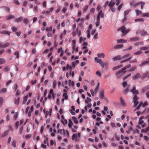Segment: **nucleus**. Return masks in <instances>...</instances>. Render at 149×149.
<instances>
[{
    "label": "nucleus",
    "instance_id": "obj_1",
    "mask_svg": "<svg viewBox=\"0 0 149 149\" xmlns=\"http://www.w3.org/2000/svg\"><path fill=\"white\" fill-rule=\"evenodd\" d=\"M130 91L133 94L135 95L133 98L134 103V104L133 107H135L139 103V102L137 100L139 98V97H138L137 95L139 94V91L137 90H136V87L135 86H134Z\"/></svg>",
    "mask_w": 149,
    "mask_h": 149
},
{
    "label": "nucleus",
    "instance_id": "obj_2",
    "mask_svg": "<svg viewBox=\"0 0 149 149\" xmlns=\"http://www.w3.org/2000/svg\"><path fill=\"white\" fill-rule=\"evenodd\" d=\"M119 29L120 30L123 36L126 34L130 31V29H126L124 26L122 27Z\"/></svg>",
    "mask_w": 149,
    "mask_h": 149
},
{
    "label": "nucleus",
    "instance_id": "obj_3",
    "mask_svg": "<svg viewBox=\"0 0 149 149\" xmlns=\"http://www.w3.org/2000/svg\"><path fill=\"white\" fill-rule=\"evenodd\" d=\"M125 72V71H124L122 69L121 70L117 72L116 73V75L118 78H119Z\"/></svg>",
    "mask_w": 149,
    "mask_h": 149
},
{
    "label": "nucleus",
    "instance_id": "obj_4",
    "mask_svg": "<svg viewBox=\"0 0 149 149\" xmlns=\"http://www.w3.org/2000/svg\"><path fill=\"white\" fill-rule=\"evenodd\" d=\"M104 17V13H102V10H101L98 14L97 17V19H99L100 20V18H103Z\"/></svg>",
    "mask_w": 149,
    "mask_h": 149
},
{
    "label": "nucleus",
    "instance_id": "obj_5",
    "mask_svg": "<svg viewBox=\"0 0 149 149\" xmlns=\"http://www.w3.org/2000/svg\"><path fill=\"white\" fill-rule=\"evenodd\" d=\"M140 4V3L139 2L135 3V2L134 1H132L130 3V6L131 7H133L134 8H135L137 6L139 5Z\"/></svg>",
    "mask_w": 149,
    "mask_h": 149
},
{
    "label": "nucleus",
    "instance_id": "obj_6",
    "mask_svg": "<svg viewBox=\"0 0 149 149\" xmlns=\"http://www.w3.org/2000/svg\"><path fill=\"white\" fill-rule=\"evenodd\" d=\"M95 62L96 63H99L100 65H102V61L101 59L98 58L96 57L94 58Z\"/></svg>",
    "mask_w": 149,
    "mask_h": 149
},
{
    "label": "nucleus",
    "instance_id": "obj_7",
    "mask_svg": "<svg viewBox=\"0 0 149 149\" xmlns=\"http://www.w3.org/2000/svg\"><path fill=\"white\" fill-rule=\"evenodd\" d=\"M72 139L73 140H75L76 141H79V138L77 136V134H74L72 136Z\"/></svg>",
    "mask_w": 149,
    "mask_h": 149
},
{
    "label": "nucleus",
    "instance_id": "obj_8",
    "mask_svg": "<svg viewBox=\"0 0 149 149\" xmlns=\"http://www.w3.org/2000/svg\"><path fill=\"white\" fill-rule=\"evenodd\" d=\"M104 89H102L101 90V91L100 93V98L101 99H103L104 98Z\"/></svg>",
    "mask_w": 149,
    "mask_h": 149
},
{
    "label": "nucleus",
    "instance_id": "obj_9",
    "mask_svg": "<svg viewBox=\"0 0 149 149\" xmlns=\"http://www.w3.org/2000/svg\"><path fill=\"white\" fill-rule=\"evenodd\" d=\"M113 61H118L120 60H122V57L120 55L115 56L113 58Z\"/></svg>",
    "mask_w": 149,
    "mask_h": 149
},
{
    "label": "nucleus",
    "instance_id": "obj_10",
    "mask_svg": "<svg viewBox=\"0 0 149 149\" xmlns=\"http://www.w3.org/2000/svg\"><path fill=\"white\" fill-rule=\"evenodd\" d=\"M9 131L8 130L5 131L4 133L1 135V138H3L5 137L8 135V134L9 133Z\"/></svg>",
    "mask_w": 149,
    "mask_h": 149
},
{
    "label": "nucleus",
    "instance_id": "obj_11",
    "mask_svg": "<svg viewBox=\"0 0 149 149\" xmlns=\"http://www.w3.org/2000/svg\"><path fill=\"white\" fill-rule=\"evenodd\" d=\"M115 2L113 0H111L108 4V6L110 8L113 7L115 4Z\"/></svg>",
    "mask_w": 149,
    "mask_h": 149
},
{
    "label": "nucleus",
    "instance_id": "obj_12",
    "mask_svg": "<svg viewBox=\"0 0 149 149\" xmlns=\"http://www.w3.org/2000/svg\"><path fill=\"white\" fill-rule=\"evenodd\" d=\"M141 78L144 79L145 78H149V72H147L144 73L142 76Z\"/></svg>",
    "mask_w": 149,
    "mask_h": 149
},
{
    "label": "nucleus",
    "instance_id": "obj_13",
    "mask_svg": "<svg viewBox=\"0 0 149 149\" xmlns=\"http://www.w3.org/2000/svg\"><path fill=\"white\" fill-rule=\"evenodd\" d=\"M141 76L140 74L139 73H138L133 77V79L134 80H135L140 78Z\"/></svg>",
    "mask_w": 149,
    "mask_h": 149
},
{
    "label": "nucleus",
    "instance_id": "obj_14",
    "mask_svg": "<svg viewBox=\"0 0 149 149\" xmlns=\"http://www.w3.org/2000/svg\"><path fill=\"white\" fill-rule=\"evenodd\" d=\"M10 32L6 31H3L0 32V34H5L9 36L10 35Z\"/></svg>",
    "mask_w": 149,
    "mask_h": 149
},
{
    "label": "nucleus",
    "instance_id": "obj_15",
    "mask_svg": "<svg viewBox=\"0 0 149 149\" xmlns=\"http://www.w3.org/2000/svg\"><path fill=\"white\" fill-rule=\"evenodd\" d=\"M140 34L141 36H148L149 34L147 32L143 30L141 31L140 32Z\"/></svg>",
    "mask_w": 149,
    "mask_h": 149
},
{
    "label": "nucleus",
    "instance_id": "obj_16",
    "mask_svg": "<svg viewBox=\"0 0 149 149\" xmlns=\"http://www.w3.org/2000/svg\"><path fill=\"white\" fill-rule=\"evenodd\" d=\"M23 19V18L22 17L20 16L18 18L15 19V21L16 22H21Z\"/></svg>",
    "mask_w": 149,
    "mask_h": 149
},
{
    "label": "nucleus",
    "instance_id": "obj_17",
    "mask_svg": "<svg viewBox=\"0 0 149 149\" xmlns=\"http://www.w3.org/2000/svg\"><path fill=\"white\" fill-rule=\"evenodd\" d=\"M148 89H149V86H146L142 89L141 92L142 93H143Z\"/></svg>",
    "mask_w": 149,
    "mask_h": 149
},
{
    "label": "nucleus",
    "instance_id": "obj_18",
    "mask_svg": "<svg viewBox=\"0 0 149 149\" xmlns=\"http://www.w3.org/2000/svg\"><path fill=\"white\" fill-rule=\"evenodd\" d=\"M54 8L53 7H52L50 8L49 10H47L46 12V14L47 15H49V14H51L52 11L54 10Z\"/></svg>",
    "mask_w": 149,
    "mask_h": 149
},
{
    "label": "nucleus",
    "instance_id": "obj_19",
    "mask_svg": "<svg viewBox=\"0 0 149 149\" xmlns=\"http://www.w3.org/2000/svg\"><path fill=\"white\" fill-rule=\"evenodd\" d=\"M123 44H120L115 46L114 48L115 49H118L119 48H121L123 46Z\"/></svg>",
    "mask_w": 149,
    "mask_h": 149
},
{
    "label": "nucleus",
    "instance_id": "obj_20",
    "mask_svg": "<svg viewBox=\"0 0 149 149\" xmlns=\"http://www.w3.org/2000/svg\"><path fill=\"white\" fill-rule=\"evenodd\" d=\"M117 42L118 43H126L127 40L122 39L117 40Z\"/></svg>",
    "mask_w": 149,
    "mask_h": 149
},
{
    "label": "nucleus",
    "instance_id": "obj_21",
    "mask_svg": "<svg viewBox=\"0 0 149 149\" xmlns=\"http://www.w3.org/2000/svg\"><path fill=\"white\" fill-rule=\"evenodd\" d=\"M10 45V43L9 42H7L5 43L4 44H2V47L5 48L6 47H8Z\"/></svg>",
    "mask_w": 149,
    "mask_h": 149
},
{
    "label": "nucleus",
    "instance_id": "obj_22",
    "mask_svg": "<svg viewBox=\"0 0 149 149\" xmlns=\"http://www.w3.org/2000/svg\"><path fill=\"white\" fill-rule=\"evenodd\" d=\"M97 55L99 58H104L105 56V55L103 53L98 54Z\"/></svg>",
    "mask_w": 149,
    "mask_h": 149
},
{
    "label": "nucleus",
    "instance_id": "obj_23",
    "mask_svg": "<svg viewBox=\"0 0 149 149\" xmlns=\"http://www.w3.org/2000/svg\"><path fill=\"white\" fill-rule=\"evenodd\" d=\"M144 118V117L143 116H142L139 118V124L140 125L144 123V121L143 120H142Z\"/></svg>",
    "mask_w": 149,
    "mask_h": 149
},
{
    "label": "nucleus",
    "instance_id": "obj_24",
    "mask_svg": "<svg viewBox=\"0 0 149 149\" xmlns=\"http://www.w3.org/2000/svg\"><path fill=\"white\" fill-rule=\"evenodd\" d=\"M120 101L121 104L123 106H125V103L122 97H120Z\"/></svg>",
    "mask_w": 149,
    "mask_h": 149
},
{
    "label": "nucleus",
    "instance_id": "obj_25",
    "mask_svg": "<svg viewBox=\"0 0 149 149\" xmlns=\"http://www.w3.org/2000/svg\"><path fill=\"white\" fill-rule=\"evenodd\" d=\"M108 65V63H107L105 62L103 63L102 62V65H100V66L102 67V71L103 72V68H104V66H107Z\"/></svg>",
    "mask_w": 149,
    "mask_h": 149
},
{
    "label": "nucleus",
    "instance_id": "obj_26",
    "mask_svg": "<svg viewBox=\"0 0 149 149\" xmlns=\"http://www.w3.org/2000/svg\"><path fill=\"white\" fill-rule=\"evenodd\" d=\"M20 99V97H18L17 99L15 98V102H14L15 104H18L19 103Z\"/></svg>",
    "mask_w": 149,
    "mask_h": 149
},
{
    "label": "nucleus",
    "instance_id": "obj_27",
    "mask_svg": "<svg viewBox=\"0 0 149 149\" xmlns=\"http://www.w3.org/2000/svg\"><path fill=\"white\" fill-rule=\"evenodd\" d=\"M6 62V60L3 58H0V65Z\"/></svg>",
    "mask_w": 149,
    "mask_h": 149
},
{
    "label": "nucleus",
    "instance_id": "obj_28",
    "mask_svg": "<svg viewBox=\"0 0 149 149\" xmlns=\"http://www.w3.org/2000/svg\"><path fill=\"white\" fill-rule=\"evenodd\" d=\"M139 40V38L138 37H136L132 38H130V40L131 41H138Z\"/></svg>",
    "mask_w": 149,
    "mask_h": 149
},
{
    "label": "nucleus",
    "instance_id": "obj_29",
    "mask_svg": "<svg viewBox=\"0 0 149 149\" xmlns=\"http://www.w3.org/2000/svg\"><path fill=\"white\" fill-rule=\"evenodd\" d=\"M88 45V43L87 42H84L83 44V47H82V49H84L86 48V46Z\"/></svg>",
    "mask_w": 149,
    "mask_h": 149
},
{
    "label": "nucleus",
    "instance_id": "obj_30",
    "mask_svg": "<svg viewBox=\"0 0 149 149\" xmlns=\"http://www.w3.org/2000/svg\"><path fill=\"white\" fill-rule=\"evenodd\" d=\"M131 66V65L130 64H129L128 65H126L125 67H124L122 69L124 70L125 71V70L129 68H130Z\"/></svg>",
    "mask_w": 149,
    "mask_h": 149
},
{
    "label": "nucleus",
    "instance_id": "obj_31",
    "mask_svg": "<svg viewBox=\"0 0 149 149\" xmlns=\"http://www.w3.org/2000/svg\"><path fill=\"white\" fill-rule=\"evenodd\" d=\"M28 97V95H27L26 96H25L24 98V99L22 102L23 104H24L26 102L27 100Z\"/></svg>",
    "mask_w": 149,
    "mask_h": 149
},
{
    "label": "nucleus",
    "instance_id": "obj_32",
    "mask_svg": "<svg viewBox=\"0 0 149 149\" xmlns=\"http://www.w3.org/2000/svg\"><path fill=\"white\" fill-rule=\"evenodd\" d=\"M72 120L74 121V122L76 123V124H77L78 123V121L77 119V118L75 117H72Z\"/></svg>",
    "mask_w": 149,
    "mask_h": 149
},
{
    "label": "nucleus",
    "instance_id": "obj_33",
    "mask_svg": "<svg viewBox=\"0 0 149 149\" xmlns=\"http://www.w3.org/2000/svg\"><path fill=\"white\" fill-rule=\"evenodd\" d=\"M15 17L13 15H10L7 16V20L10 19H12L15 18Z\"/></svg>",
    "mask_w": 149,
    "mask_h": 149
},
{
    "label": "nucleus",
    "instance_id": "obj_34",
    "mask_svg": "<svg viewBox=\"0 0 149 149\" xmlns=\"http://www.w3.org/2000/svg\"><path fill=\"white\" fill-rule=\"evenodd\" d=\"M130 55L131 54H127L126 55H124L122 57V59H124L125 58H126L127 57H128L130 56Z\"/></svg>",
    "mask_w": 149,
    "mask_h": 149
},
{
    "label": "nucleus",
    "instance_id": "obj_35",
    "mask_svg": "<svg viewBox=\"0 0 149 149\" xmlns=\"http://www.w3.org/2000/svg\"><path fill=\"white\" fill-rule=\"evenodd\" d=\"M10 70V67L8 65L6 66L4 68V71L6 72Z\"/></svg>",
    "mask_w": 149,
    "mask_h": 149
},
{
    "label": "nucleus",
    "instance_id": "obj_36",
    "mask_svg": "<svg viewBox=\"0 0 149 149\" xmlns=\"http://www.w3.org/2000/svg\"><path fill=\"white\" fill-rule=\"evenodd\" d=\"M52 27L50 26L49 27H47L46 29V31H52Z\"/></svg>",
    "mask_w": 149,
    "mask_h": 149
},
{
    "label": "nucleus",
    "instance_id": "obj_37",
    "mask_svg": "<svg viewBox=\"0 0 149 149\" xmlns=\"http://www.w3.org/2000/svg\"><path fill=\"white\" fill-rule=\"evenodd\" d=\"M133 130V128L132 127H130L129 129L127 130L126 132L127 134L130 133Z\"/></svg>",
    "mask_w": 149,
    "mask_h": 149
},
{
    "label": "nucleus",
    "instance_id": "obj_38",
    "mask_svg": "<svg viewBox=\"0 0 149 149\" xmlns=\"http://www.w3.org/2000/svg\"><path fill=\"white\" fill-rule=\"evenodd\" d=\"M130 11V9H127L125 11H124V17H125V16H126V15H127L129 13Z\"/></svg>",
    "mask_w": 149,
    "mask_h": 149
},
{
    "label": "nucleus",
    "instance_id": "obj_39",
    "mask_svg": "<svg viewBox=\"0 0 149 149\" xmlns=\"http://www.w3.org/2000/svg\"><path fill=\"white\" fill-rule=\"evenodd\" d=\"M149 49V47H141L140 49L142 50H148Z\"/></svg>",
    "mask_w": 149,
    "mask_h": 149
},
{
    "label": "nucleus",
    "instance_id": "obj_40",
    "mask_svg": "<svg viewBox=\"0 0 149 149\" xmlns=\"http://www.w3.org/2000/svg\"><path fill=\"white\" fill-rule=\"evenodd\" d=\"M100 86V83H98L97 84V85L96 88L94 90V92L95 93H97V91L98 90V88H99V86Z\"/></svg>",
    "mask_w": 149,
    "mask_h": 149
},
{
    "label": "nucleus",
    "instance_id": "obj_41",
    "mask_svg": "<svg viewBox=\"0 0 149 149\" xmlns=\"http://www.w3.org/2000/svg\"><path fill=\"white\" fill-rule=\"evenodd\" d=\"M134 45H143V42H138L134 43Z\"/></svg>",
    "mask_w": 149,
    "mask_h": 149
},
{
    "label": "nucleus",
    "instance_id": "obj_42",
    "mask_svg": "<svg viewBox=\"0 0 149 149\" xmlns=\"http://www.w3.org/2000/svg\"><path fill=\"white\" fill-rule=\"evenodd\" d=\"M63 133H64V134H66L68 136H69V133L68 130H67L66 131H65V130H63Z\"/></svg>",
    "mask_w": 149,
    "mask_h": 149
},
{
    "label": "nucleus",
    "instance_id": "obj_43",
    "mask_svg": "<svg viewBox=\"0 0 149 149\" xmlns=\"http://www.w3.org/2000/svg\"><path fill=\"white\" fill-rule=\"evenodd\" d=\"M91 101V99L90 98L87 97L85 100V102L86 103H88L89 101Z\"/></svg>",
    "mask_w": 149,
    "mask_h": 149
},
{
    "label": "nucleus",
    "instance_id": "obj_44",
    "mask_svg": "<svg viewBox=\"0 0 149 149\" xmlns=\"http://www.w3.org/2000/svg\"><path fill=\"white\" fill-rule=\"evenodd\" d=\"M33 11L35 12H38V7L37 6L34 7L33 9Z\"/></svg>",
    "mask_w": 149,
    "mask_h": 149
},
{
    "label": "nucleus",
    "instance_id": "obj_45",
    "mask_svg": "<svg viewBox=\"0 0 149 149\" xmlns=\"http://www.w3.org/2000/svg\"><path fill=\"white\" fill-rule=\"evenodd\" d=\"M5 9V10L7 12H9L10 11L9 8L7 6H4L3 7Z\"/></svg>",
    "mask_w": 149,
    "mask_h": 149
},
{
    "label": "nucleus",
    "instance_id": "obj_46",
    "mask_svg": "<svg viewBox=\"0 0 149 149\" xmlns=\"http://www.w3.org/2000/svg\"><path fill=\"white\" fill-rule=\"evenodd\" d=\"M13 89H15V91H16L18 88V85L17 84H15L13 85Z\"/></svg>",
    "mask_w": 149,
    "mask_h": 149
},
{
    "label": "nucleus",
    "instance_id": "obj_47",
    "mask_svg": "<svg viewBox=\"0 0 149 149\" xmlns=\"http://www.w3.org/2000/svg\"><path fill=\"white\" fill-rule=\"evenodd\" d=\"M143 104V102H141L138 105V106L136 108V109H134V111H135L136 110H138L139 109V108H140L141 106Z\"/></svg>",
    "mask_w": 149,
    "mask_h": 149
},
{
    "label": "nucleus",
    "instance_id": "obj_48",
    "mask_svg": "<svg viewBox=\"0 0 149 149\" xmlns=\"http://www.w3.org/2000/svg\"><path fill=\"white\" fill-rule=\"evenodd\" d=\"M72 123L70 119L69 120V123L68 124L69 127L71 128L72 127Z\"/></svg>",
    "mask_w": 149,
    "mask_h": 149
},
{
    "label": "nucleus",
    "instance_id": "obj_49",
    "mask_svg": "<svg viewBox=\"0 0 149 149\" xmlns=\"http://www.w3.org/2000/svg\"><path fill=\"white\" fill-rule=\"evenodd\" d=\"M77 32L78 35V36H79L81 35V33L80 30H78V27H77Z\"/></svg>",
    "mask_w": 149,
    "mask_h": 149
},
{
    "label": "nucleus",
    "instance_id": "obj_50",
    "mask_svg": "<svg viewBox=\"0 0 149 149\" xmlns=\"http://www.w3.org/2000/svg\"><path fill=\"white\" fill-rule=\"evenodd\" d=\"M24 22L25 24H27L29 22L28 20L26 18H25L23 21Z\"/></svg>",
    "mask_w": 149,
    "mask_h": 149
},
{
    "label": "nucleus",
    "instance_id": "obj_51",
    "mask_svg": "<svg viewBox=\"0 0 149 149\" xmlns=\"http://www.w3.org/2000/svg\"><path fill=\"white\" fill-rule=\"evenodd\" d=\"M96 74L99 77L101 76V74L100 72L99 71H97L96 72Z\"/></svg>",
    "mask_w": 149,
    "mask_h": 149
},
{
    "label": "nucleus",
    "instance_id": "obj_52",
    "mask_svg": "<svg viewBox=\"0 0 149 149\" xmlns=\"http://www.w3.org/2000/svg\"><path fill=\"white\" fill-rule=\"evenodd\" d=\"M136 12L137 15L138 16L140 15L141 13V11L138 10H136Z\"/></svg>",
    "mask_w": 149,
    "mask_h": 149
},
{
    "label": "nucleus",
    "instance_id": "obj_53",
    "mask_svg": "<svg viewBox=\"0 0 149 149\" xmlns=\"http://www.w3.org/2000/svg\"><path fill=\"white\" fill-rule=\"evenodd\" d=\"M135 22H143L144 21V20L143 19H135Z\"/></svg>",
    "mask_w": 149,
    "mask_h": 149
},
{
    "label": "nucleus",
    "instance_id": "obj_54",
    "mask_svg": "<svg viewBox=\"0 0 149 149\" xmlns=\"http://www.w3.org/2000/svg\"><path fill=\"white\" fill-rule=\"evenodd\" d=\"M14 54L15 55H16L17 56V58H18L19 57V52L18 51H16Z\"/></svg>",
    "mask_w": 149,
    "mask_h": 149
},
{
    "label": "nucleus",
    "instance_id": "obj_55",
    "mask_svg": "<svg viewBox=\"0 0 149 149\" xmlns=\"http://www.w3.org/2000/svg\"><path fill=\"white\" fill-rule=\"evenodd\" d=\"M131 75V73H130L127 75L125 77L123 78V80H125V79H127V78H128Z\"/></svg>",
    "mask_w": 149,
    "mask_h": 149
},
{
    "label": "nucleus",
    "instance_id": "obj_56",
    "mask_svg": "<svg viewBox=\"0 0 149 149\" xmlns=\"http://www.w3.org/2000/svg\"><path fill=\"white\" fill-rule=\"evenodd\" d=\"M63 96L64 97L65 99H67L68 98V96L67 95V93H63Z\"/></svg>",
    "mask_w": 149,
    "mask_h": 149
},
{
    "label": "nucleus",
    "instance_id": "obj_57",
    "mask_svg": "<svg viewBox=\"0 0 149 149\" xmlns=\"http://www.w3.org/2000/svg\"><path fill=\"white\" fill-rule=\"evenodd\" d=\"M141 51L140 50L136 52H135L134 53V54L135 55H138L141 54Z\"/></svg>",
    "mask_w": 149,
    "mask_h": 149
},
{
    "label": "nucleus",
    "instance_id": "obj_58",
    "mask_svg": "<svg viewBox=\"0 0 149 149\" xmlns=\"http://www.w3.org/2000/svg\"><path fill=\"white\" fill-rule=\"evenodd\" d=\"M87 37L88 38H89L90 37V31L88 29L87 31Z\"/></svg>",
    "mask_w": 149,
    "mask_h": 149
},
{
    "label": "nucleus",
    "instance_id": "obj_59",
    "mask_svg": "<svg viewBox=\"0 0 149 149\" xmlns=\"http://www.w3.org/2000/svg\"><path fill=\"white\" fill-rule=\"evenodd\" d=\"M11 29H12V30L14 32L16 31L17 30V28L15 26L12 27H11Z\"/></svg>",
    "mask_w": 149,
    "mask_h": 149
},
{
    "label": "nucleus",
    "instance_id": "obj_60",
    "mask_svg": "<svg viewBox=\"0 0 149 149\" xmlns=\"http://www.w3.org/2000/svg\"><path fill=\"white\" fill-rule=\"evenodd\" d=\"M57 81L56 80H54L53 81V87L54 88H55L56 85Z\"/></svg>",
    "mask_w": 149,
    "mask_h": 149
},
{
    "label": "nucleus",
    "instance_id": "obj_61",
    "mask_svg": "<svg viewBox=\"0 0 149 149\" xmlns=\"http://www.w3.org/2000/svg\"><path fill=\"white\" fill-rule=\"evenodd\" d=\"M31 136V134H28L25 136V138L27 139H29L30 138Z\"/></svg>",
    "mask_w": 149,
    "mask_h": 149
},
{
    "label": "nucleus",
    "instance_id": "obj_62",
    "mask_svg": "<svg viewBox=\"0 0 149 149\" xmlns=\"http://www.w3.org/2000/svg\"><path fill=\"white\" fill-rule=\"evenodd\" d=\"M6 88H4L2 89L0 91V92H2L3 93H4L6 92Z\"/></svg>",
    "mask_w": 149,
    "mask_h": 149
},
{
    "label": "nucleus",
    "instance_id": "obj_63",
    "mask_svg": "<svg viewBox=\"0 0 149 149\" xmlns=\"http://www.w3.org/2000/svg\"><path fill=\"white\" fill-rule=\"evenodd\" d=\"M136 67V66L133 67L130 69L129 71H134L135 70Z\"/></svg>",
    "mask_w": 149,
    "mask_h": 149
},
{
    "label": "nucleus",
    "instance_id": "obj_64",
    "mask_svg": "<svg viewBox=\"0 0 149 149\" xmlns=\"http://www.w3.org/2000/svg\"><path fill=\"white\" fill-rule=\"evenodd\" d=\"M13 2L16 5H19L20 4L19 2L17 0H14Z\"/></svg>",
    "mask_w": 149,
    "mask_h": 149
}]
</instances>
